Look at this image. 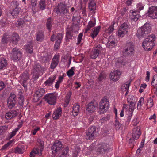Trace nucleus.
Segmentation results:
<instances>
[{"label":"nucleus","instance_id":"nucleus-1","mask_svg":"<svg viewBox=\"0 0 157 157\" xmlns=\"http://www.w3.org/2000/svg\"><path fill=\"white\" fill-rule=\"evenodd\" d=\"M51 149L52 153L57 154V157H67L69 155V147L68 146L64 147L60 141H56L51 147Z\"/></svg>","mask_w":157,"mask_h":157},{"label":"nucleus","instance_id":"nucleus-2","mask_svg":"<svg viewBox=\"0 0 157 157\" xmlns=\"http://www.w3.org/2000/svg\"><path fill=\"white\" fill-rule=\"evenodd\" d=\"M155 35L152 34L145 38L142 43V46L146 51H150L155 46Z\"/></svg>","mask_w":157,"mask_h":157},{"label":"nucleus","instance_id":"nucleus-3","mask_svg":"<svg viewBox=\"0 0 157 157\" xmlns=\"http://www.w3.org/2000/svg\"><path fill=\"white\" fill-rule=\"evenodd\" d=\"M151 26L149 23H146L144 26L139 28L137 32L136 36L138 38L144 37L151 32Z\"/></svg>","mask_w":157,"mask_h":157},{"label":"nucleus","instance_id":"nucleus-4","mask_svg":"<svg viewBox=\"0 0 157 157\" xmlns=\"http://www.w3.org/2000/svg\"><path fill=\"white\" fill-rule=\"evenodd\" d=\"M134 43L132 42H127L125 47L123 49L122 53L124 56H131L134 53Z\"/></svg>","mask_w":157,"mask_h":157},{"label":"nucleus","instance_id":"nucleus-5","mask_svg":"<svg viewBox=\"0 0 157 157\" xmlns=\"http://www.w3.org/2000/svg\"><path fill=\"white\" fill-rule=\"evenodd\" d=\"M109 107L108 100L105 98H103L99 103V112L100 114L105 113Z\"/></svg>","mask_w":157,"mask_h":157},{"label":"nucleus","instance_id":"nucleus-6","mask_svg":"<svg viewBox=\"0 0 157 157\" xmlns=\"http://www.w3.org/2000/svg\"><path fill=\"white\" fill-rule=\"evenodd\" d=\"M98 135V130L95 126L90 127L86 132V138L87 140H92Z\"/></svg>","mask_w":157,"mask_h":157},{"label":"nucleus","instance_id":"nucleus-7","mask_svg":"<svg viewBox=\"0 0 157 157\" xmlns=\"http://www.w3.org/2000/svg\"><path fill=\"white\" fill-rule=\"evenodd\" d=\"M11 54V59L14 61L17 62L21 58L22 53L20 50L17 47L12 49Z\"/></svg>","mask_w":157,"mask_h":157},{"label":"nucleus","instance_id":"nucleus-8","mask_svg":"<svg viewBox=\"0 0 157 157\" xmlns=\"http://www.w3.org/2000/svg\"><path fill=\"white\" fill-rule=\"evenodd\" d=\"M17 100V98L16 95L13 93H10L7 101L8 106L9 109H11L15 106Z\"/></svg>","mask_w":157,"mask_h":157},{"label":"nucleus","instance_id":"nucleus-9","mask_svg":"<svg viewBox=\"0 0 157 157\" xmlns=\"http://www.w3.org/2000/svg\"><path fill=\"white\" fill-rule=\"evenodd\" d=\"M57 7V12L58 13H59L61 15H65L66 16L69 13L68 8L67 7L66 5L63 4V3H59Z\"/></svg>","mask_w":157,"mask_h":157},{"label":"nucleus","instance_id":"nucleus-10","mask_svg":"<svg viewBox=\"0 0 157 157\" xmlns=\"http://www.w3.org/2000/svg\"><path fill=\"white\" fill-rule=\"evenodd\" d=\"M129 28L127 24L124 23L121 24L118 34L119 36L123 37L124 35L127 34L129 30Z\"/></svg>","mask_w":157,"mask_h":157},{"label":"nucleus","instance_id":"nucleus-11","mask_svg":"<svg viewBox=\"0 0 157 157\" xmlns=\"http://www.w3.org/2000/svg\"><path fill=\"white\" fill-rule=\"evenodd\" d=\"M45 101L49 104L55 105L56 101V97L53 94H47L44 97Z\"/></svg>","mask_w":157,"mask_h":157},{"label":"nucleus","instance_id":"nucleus-12","mask_svg":"<svg viewBox=\"0 0 157 157\" xmlns=\"http://www.w3.org/2000/svg\"><path fill=\"white\" fill-rule=\"evenodd\" d=\"M109 147V144L106 143H102L98 145L97 152L98 154H104L108 149Z\"/></svg>","mask_w":157,"mask_h":157},{"label":"nucleus","instance_id":"nucleus-13","mask_svg":"<svg viewBox=\"0 0 157 157\" xmlns=\"http://www.w3.org/2000/svg\"><path fill=\"white\" fill-rule=\"evenodd\" d=\"M102 48L100 45L99 44L96 46L90 54V57L92 59H95L98 57L100 53L101 52Z\"/></svg>","mask_w":157,"mask_h":157},{"label":"nucleus","instance_id":"nucleus-14","mask_svg":"<svg viewBox=\"0 0 157 157\" xmlns=\"http://www.w3.org/2000/svg\"><path fill=\"white\" fill-rule=\"evenodd\" d=\"M45 93V90L43 88H38L34 94V100L36 101H38Z\"/></svg>","mask_w":157,"mask_h":157},{"label":"nucleus","instance_id":"nucleus-15","mask_svg":"<svg viewBox=\"0 0 157 157\" xmlns=\"http://www.w3.org/2000/svg\"><path fill=\"white\" fill-rule=\"evenodd\" d=\"M148 15L153 19L157 18V6H152L149 8Z\"/></svg>","mask_w":157,"mask_h":157},{"label":"nucleus","instance_id":"nucleus-16","mask_svg":"<svg viewBox=\"0 0 157 157\" xmlns=\"http://www.w3.org/2000/svg\"><path fill=\"white\" fill-rule=\"evenodd\" d=\"M121 74V72L118 70L113 71L110 74V79L114 81H117L119 79Z\"/></svg>","mask_w":157,"mask_h":157},{"label":"nucleus","instance_id":"nucleus-17","mask_svg":"<svg viewBox=\"0 0 157 157\" xmlns=\"http://www.w3.org/2000/svg\"><path fill=\"white\" fill-rule=\"evenodd\" d=\"M98 104L95 102H91L88 104L86 108V109L88 112L91 113L95 110Z\"/></svg>","mask_w":157,"mask_h":157},{"label":"nucleus","instance_id":"nucleus-18","mask_svg":"<svg viewBox=\"0 0 157 157\" xmlns=\"http://www.w3.org/2000/svg\"><path fill=\"white\" fill-rule=\"evenodd\" d=\"M141 134L140 127L139 126L135 128L132 131V136L135 139L137 140Z\"/></svg>","mask_w":157,"mask_h":157},{"label":"nucleus","instance_id":"nucleus-19","mask_svg":"<svg viewBox=\"0 0 157 157\" xmlns=\"http://www.w3.org/2000/svg\"><path fill=\"white\" fill-rule=\"evenodd\" d=\"M59 56L58 55H55L52 59L50 68L52 69H54L58 65L59 63Z\"/></svg>","mask_w":157,"mask_h":157},{"label":"nucleus","instance_id":"nucleus-20","mask_svg":"<svg viewBox=\"0 0 157 157\" xmlns=\"http://www.w3.org/2000/svg\"><path fill=\"white\" fill-rule=\"evenodd\" d=\"M71 148L73 150V155L74 157H77L79 156L80 152V148L76 145L71 146Z\"/></svg>","mask_w":157,"mask_h":157},{"label":"nucleus","instance_id":"nucleus-21","mask_svg":"<svg viewBox=\"0 0 157 157\" xmlns=\"http://www.w3.org/2000/svg\"><path fill=\"white\" fill-rule=\"evenodd\" d=\"M62 109L61 108H58L54 112L52 116L54 120L58 119L62 114Z\"/></svg>","mask_w":157,"mask_h":157},{"label":"nucleus","instance_id":"nucleus-22","mask_svg":"<svg viewBox=\"0 0 157 157\" xmlns=\"http://www.w3.org/2000/svg\"><path fill=\"white\" fill-rule=\"evenodd\" d=\"M44 68L42 67L40 64L36 63L32 71L34 73H39L41 72L42 71H44Z\"/></svg>","mask_w":157,"mask_h":157},{"label":"nucleus","instance_id":"nucleus-23","mask_svg":"<svg viewBox=\"0 0 157 157\" xmlns=\"http://www.w3.org/2000/svg\"><path fill=\"white\" fill-rule=\"evenodd\" d=\"M12 38L11 39L10 43L16 45L17 44L20 40L19 35L17 33H13L12 35Z\"/></svg>","mask_w":157,"mask_h":157},{"label":"nucleus","instance_id":"nucleus-24","mask_svg":"<svg viewBox=\"0 0 157 157\" xmlns=\"http://www.w3.org/2000/svg\"><path fill=\"white\" fill-rule=\"evenodd\" d=\"M101 28V26H99L92 29V31L90 34V36L93 38H94L97 36Z\"/></svg>","mask_w":157,"mask_h":157},{"label":"nucleus","instance_id":"nucleus-25","mask_svg":"<svg viewBox=\"0 0 157 157\" xmlns=\"http://www.w3.org/2000/svg\"><path fill=\"white\" fill-rule=\"evenodd\" d=\"M56 76V75H54L48 78L45 82L44 84L47 86H52L54 82Z\"/></svg>","mask_w":157,"mask_h":157},{"label":"nucleus","instance_id":"nucleus-26","mask_svg":"<svg viewBox=\"0 0 157 157\" xmlns=\"http://www.w3.org/2000/svg\"><path fill=\"white\" fill-rule=\"evenodd\" d=\"M36 39L37 41H43L44 39V33L42 31H39L36 34Z\"/></svg>","mask_w":157,"mask_h":157},{"label":"nucleus","instance_id":"nucleus-27","mask_svg":"<svg viewBox=\"0 0 157 157\" xmlns=\"http://www.w3.org/2000/svg\"><path fill=\"white\" fill-rule=\"evenodd\" d=\"M96 24V20L95 18L93 20L90 21L88 23V25L87 26L86 28H85V33H86L91 28L94 27Z\"/></svg>","mask_w":157,"mask_h":157},{"label":"nucleus","instance_id":"nucleus-28","mask_svg":"<svg viewBox=\"0 0 157 157\" xmlns=\"http://www.w3.org/2000/svg\"><path fill=\"white\" fill-rule=\"evenodd\" d=\"M8 64L7 61L3 57L0 58V70L4 69Z\"/></svg>","mask_w":157,"mask_h":157},{"label":"nucleus","instance_id":"nucleus-29","mask_svg":"<svg viewBox=\"0 0 157 157\" xmlns=\"http://www.w3.org/2000/svg\"><path fill=\"white\" fill-rule=\"evenodd\" d=\"M79 109V106L77 103L74 105L72 113L74 116H76L78 114Z\"/></svg>","mask_w":157,"mask_h":157},{"label":"nucleus","instance_id":"nucleus-30","mask_svg":"<svg viewBox=\"0 0 157 157\" xmlns=\"http://www.w3.org/2000/svg\"><path fill=\"white\" fill-rule=\"evenodd\" d=\"M20 11L21 8H17L13 9L12 11L11 10L10 12L11 14L13 17H16L18 16Z\"/></svg>","mask_w":157,"mask_h":157},{"label":"nucleus","instance_id":"nucleus-31","mask_svg":"<svg viewBox=\"0 0 157 157\" xmlns=\"http://www.w3.org/2000/svg\"><path fill=\"white\" fill-rule=\"evenodd\" d=\"M29 73L28 72L25 71L21 76V81L23 82H26L29 78Z\"/></svg>","mask_w":157,"mask_h":157},{"label":"nucleus","instance_id":"nucleus-32","mask_svg":"<svg viewBox=\"0 0 157 157\" xmlns=\"http://www.w3.org/2000/svg\"><path fill=\"white\" fill-rule=\"evenodd\" d=\"M52 23L53 21L51 17H49L47 19L46 23V28L47 29L50 31L51 30Z\"/></svg>","mask_w":157,"mask_h":157},{"label":"nucleus","instance_id":"nucleus-33","mask_svg":"<svg viewBox=\"0 0 157 157\" xmlns=\"http://www.w3.org/2000/svg\"><path fill=\"white\" fill-rule=\"evenodd\" d=\"M45 0H40L39 2V7L41 10H44L46 7Z\"/></svg>","mask_w":157,"mask_h":157},{"label":"nucleus","instance_id":"nucleus-34","mask_svg":"<svg viewBox=\"0 0 157 157\" xmlns=\"http://www.w3.org/2000/svg\"><path fill=\"white\" fill-rule=\"evenodd\" d=\"M89 7L91 10H94L96 9V4L94 2V0H90Z\"/></svg>","mask_w":157,"mask_h":157},{"label":"nucleus","instance_id":"nucleus-35","mask_svg":"<svg viewBox=\"0 0 157 157\" xmlns=\"http://www.w3.org/2000/svg\"><path fill=\"white\" fill-rule=\"evenodd\" d=\"M9 35L4 34L2 39V44H6L9 40Z\"/></svg>","mask_w":157,"mask_h":157},{"label":"nucleus","instance_id":"nucleus-36","mask_svg":"<svg viewBox=\"0 0 157 157\" xmlns=\"http://www.w3.org/2000/svg\"><path fill=\"white\" fill-rule=\"evenodd\" d=\"M8 128V126L6 125L0 126V135L4 134Z\"/></svg>","mask_w":157,"mask_h":157},{"label":"nucleus","instance_id":"nucleus-37","mask_svg":"<svg viewBox=\"0 0 157 157\" xmlns=\"http://www.w3.org/2000/svg\"><path fill=\"white\" fill-rule=\"evenodd\" d=\"M19 3L16 1L12 2L10 4V8L12 9H15L17 8H20L19 7Z\"/></svg>","mask_w":157,"mask_h":157},{"label":"nucleus","instance_id":"nucleus-38","mask_svg":"<svg viewBox=\"0 0 157 157\" xmlns=\"http://www.w3.org/2000/svg\"><path fill=\"white\" fill-rule=\"evenodd\" d=\"M153 105V99L151 97H150L147 100V106L148 108H150L152 107Z\"/></svg>","mask_w":157,"mask_h":157},{"label":"nucleus","instance_id":"nucleus-39","mask_svg":"<svg viewBox=\"0 0 157 157\" xmlns=\"http://www.w3.org/2000/svg\"><path fill=\"white\" fill-rule=\"evenodd\" d=\"M75 69V67H73L67 71V75L69 77H70L74 75L75 73L73 71Z\"/></svg>","mask_w":157,"mask_h":157},{"label":"nucleus","instance_id":"nucleus-40","mask_svg":"<svg viewBox=\"0 0 157 157\" xmlns=\"http://www.w3.org/2000/svg\"><path fill=\"white\" fill-rule=\"evenodd\" d=\"M37 141L38 142L40 146L39 148L40 151V152L41 153L42 152L44 148V142L40 139H38Z\"/></svg>","mask_w":157,"mask_h":157},{"label":"nucleus","instance_id":"nucleus-41","mask_svg":"<svg viewBox=\"0 0 157 157\" xmlns=\"http://www.w3.org/2000/svg\"><path fill=\"white\" fill-rule=\"evenodd\" d=\"M24 21L22 18L19 19L18 21L16 22V25L18 27H22L24 24Z\"/></svg>","mask_w":157,"mask_h":157},{"label":"nucleus","instance_id":"nucleus-42","mask_svg":"<svg viewBox=\"0 0 157 157\" xmlns=\"http://www.w3.org/2000/svg\"><path fill=\"white\" fill-rule=\"evenodd\" d=\"M106 75L104 73H101L100 74L98 80L99 81L101 82L104 80L106 78Z\"/></svg>","mask_w":157,"mask_h":157},{"label":"nucleus","instance_id":"nucleus-43","mask_svg":"<svg viewBox=\"0 0 157 157\" xmlns=\"http://www.w3.org/2000/svg\"><path fill=\"white\" fill-rule=\"evenodd\" d=\"M115 128L116 130H119L120 128L122 127V125L120 123L118 120H116L114 123Z\"/></svg>","mask_w":157,"mask_h":157},{"label":"nucleus","instance_id":"nucleus-44","mask_svg":"<svg viewBox=\"0 0 157 157\" xmlns=\"http://www.w3.org/2000/svg\"><path fill=\"white\" fill-rule=\"evenodd\" d=\"M24 150L21 147H17L14 149V152L15 153H18L19 154H21L23 153Z\"/></svg>","mask_w":157,"mask_h":157},{"label":"nucleus","instance_id":"nucleus-45","mask_svg":"<svg viewBox=\"0 0 157 157\" xmlns=\"http://www.w3.org/2000/svg\"><path fill=\"white\" fill-rule=\"evenodd\" d=\"M24 101V98L23 96L20 95L18 98V103L21 106H22L23 105Z\"/></svg>","mask_w":157,"mask_h":157},{"label":"nucleus","instance_id":"nucleus-46","mask_svg":"<svg viewBox=\"0 0 157 157\" xmlns=\"http://www.w3.org/2000/svg\"><path fill=\"white\" fill-rule=\"evenodd\" d=\"M63 38V35L62 33H59L57 36H56V41H57L59 42H61Z\"/></svg>","mask_w":157,"mask_h":157},{"label":"nucleus","instance_id":"nucleus-47","mask_svg":"<svg viewBox=\"0 0 157 157\" xmlns=\"http://www.w3.org/2000/svg\"><path fill=\"white\" fill-rule=\"evenodd\" d=\"M33 48L32 45H28L26 46V51L27 52L31 53L33 52Z\"/></svg>","mask_w":157,"mask_h":157},{"label":"nucleus","instance_id":"nucleus-48","mask_svg":"<svg viewBox=\"0 0 157 157\" xmlns=\"http://www.w3.org/2000/svg\"><path fill=\"white\" fill-rule=\"evenodd\" d=\"M144 7V5L141 2L139 3L137 5V10L138 11H140L143 10Z\"/></svg>","mask_w":157,"mask_h":157},{"label":"nucleus","instance_id":"nucleus-49","mask_svg":"<svg viewBox=\"0 0 157 157\" xmlns=\"http://www.w3.org/2000/svg\"><path fill=\"white\" fill-rule=\"evenodd\" d=\"M11 113H11V111H9L6 113L5 117L6 119L8 120L13 118V116H11Z\"/></svg>","mask_w":157,"mask_h":157},{"label":"nucleus","instance_id":"nucleus-50","mask_svg":"<svg viewBox=\"0 0 157 157\" xmlns=\"http://www.w3.org/2000/svg\"><path fill=\"white\" fill-rule=\"evenodd\" d=\"M139 11H133L131 10L130 11V17L131 16H134L137 15H139L138 14Z\"/></svg>","mask_w":157,"mask_h":157},{"label":"nucleus","instance_id":"nucleus-51","mask_svg":"<svg viewBox=\"0 0 157 157\" xmlns=\"http://www.w3.org/2000/svg\"><path fill=\"white\" fill-rule=\"evenodd\" d=\"M135 106H129L128 111L129 112V116H132L133 113V111L134 109Z\"/></svg>","mask_w":157,"mask_h":157},{"label":"nucleus","instance_id":"nucleus-52","mask_svg":"<svg viewBox=\"0 0 157 157\" xmlns=\"http://www.w3.org/2000/svg\"><path fill=\"white\" fill-rule=\"evenodd\" d=\"M82 36L83 34L82 33H80L78 35V42L77 43V45H78L81 42Z\"/></svg>","mask_w":157,"mask_h":157},{"label":"nucleus","instance_id":"nucleus-53","mask_svg":"<svg viewBox=\"0 0 157 157\" xmlns=\"http://www.w3.org/2000/svg\"><path fill=\"white\" fill-rule=\"evenodd\" d=\"M109 115H107L106 117H104L101 119L100 121L101 123H103L109 120Z\"/></svg>","mask_w":157,"mask_h":157},{"label":"nucleus","instance_id":"nucleus-54","mask_svg":"<svg viewBox=\"0 0 157 157\" xmlns=\"http://www.w3.org/2000/svg\"><path fill=\"white\" fill-rule=\"evenodd\" d=\"M144 100V98L142 97L140 98V100L138 101L137 104V108L138 109H140L141 106V103L142 101H143Z\"/></svg>","mask_w":157,"mask_h":157},{"label":"nucleus","instance_id":"nucleus-55","mask_svg":"<svg viewBox=\"0 0 157 157\" xmlns=\"http://www.w3.org/2000/svg\"><path fill=\"white\" fill-rule=\"evenodd\" d=\"M61 42H59L56 40V42L54 45L55 48L56 49H58L59 48V46Z\"/></svg>","mask_w":157,"mask_h":157},{"label":"nucleus","instance_id":"nucleus-56","mask_svg":"<svg viewBox=\"0 0 157 157\" xmlns=\"http://www.w3.org/2000/svg\"><path fill=\"white\" fill-rule=\"evenodd\" d=\"M140 17L139 15H137L134 16H131L130 18L131 20H133V21H136L138 20Z\"/></svg>","mask_w":157,"mask_h":157},{"label":"nucleus","instance_id":"nucleus-57","mask_svg":"<svg viewBox=\"0 0 157 157\" xmlns=\"http://www.w3.org/2000/svg\"><path fill=\"white\" fill-rule=\"evenodd\" d=\"M11 113H11V116H13V118L15 117L18 114L16 110H11Z\"/></svg>","mask_w":157,"mask_h":157},{"label":"nucleus","instance_id":"nucleus-58","mask_svg":"<svg viewBox=\"0 0 157 157\" xmlns=\"http://www.w3.org/2000/svg\"><path fill=\"white\" fill-rule=\"evenodd\" d=\"M72 37V35L70 32H67L66 33V40H67L68 39H70Z\"/></svg>","mask_w":157,"mask_h":157},{"label":"nucleus","instance_id":"nucleus-59","mask_svg":"<svg viewBox=\"0 0 157 157\" xmlns=\"http://www.w3.org/2000/svg\"><path fill=\"white\" fill-rule=\"evenodd\" d=\"M130 82V81L127 82L124 85V86L125 87L126 90H128Z\"/></svg>","mask_w":157,"mask_h":157},{"label":"nucleus","instance_id":"nucleus-60","mask_svg":"<svg viewBox=\"0 0 157 157\" xmlns=\"http://www.w3.org/2000/svg\"><path fill=\"white\" fill-rule=\"evenodd\" d=\"M5 87V85L2 81H0V91Z\"/></svg>","mask_w":157,"mask_h":157},{"label":"nucleus","instance_id":"nucleus-61","mask_svg":"<svg viewBox=\"0 0 157 157\" xmlns=\"http://www.w3.org/2000/svg\"><path fill=\"white\" fill-rule=\"evenodd\" d=\"M37 0H31V5L32 7L36 6L37 4Z\"/></svg>","mask_w":157,"mask_h":157},{"label":"nucleus","instance_id":"nucleus-62","mask_svg":"<svg viewBox=\"0 0 157 157\" xmlns=\"http://www.w3.org/2000/svg\"><path fill=\"white\" fill-rule=\"evenodd\" d=\"M11 142H9L6 144H5L2 147V149H6L11 144Z\"/></svg>","mask_w":157,"mask_h":157},{"label":"nucleus","instance_id":"nucleus-63","mask_svg":"<svg viewBox=\"0 0 157 157\" xmlns=\"http://www.w3.org/2000/svg\"><path fill=\"white\" fill-rule=\"evenodd\" d=\"M50 59L49 58V57L48 56H43L42 58L43 60L44 61V62L49 61Z\"/></svg>","mask_w":157,"mask_h":157},{"label":"nucleus","instance_id":"nucleus-64","mask_svg":"<svg viewBox=\"0 0 157 157\" xmlns=\"http://www.w3.org/2000/svg\"><path fill=\"white\" fill-rule=\"evenodd\" d=\"M132 124L134 126H136L139 123V121L137 119L135 118L132 121Z\"/></svg>","mask_w":157,"mask_h":157}]
</instances>
